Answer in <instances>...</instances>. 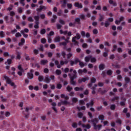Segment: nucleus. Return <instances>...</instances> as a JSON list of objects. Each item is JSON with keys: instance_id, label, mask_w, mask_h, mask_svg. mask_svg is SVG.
Here are the masks:
<instances>
[{"instance_id": "nucleus-54", "label": "nucleus", "mask_w": 131, "mask_h": 131, "mask_svg": "<svg viewBox=\"0 0 131 131\" xmlns=\"http://www.w3.org/2000/svg\"><path fill=\"white\" fill-rule=\"evenodd\" d=\"M54 34H55L54 31H51L49 34H47V36H52L54 35Z\"/></svg>"}, {"instance_id": "nucleus-31", "label": "nucleus", "mask_w": 131, "mask_h": 131, "mask_svg": "<svg viewBox=\"0 0 131 131\" xmlns=\"http://www.w3.org/2000/svg\"><path fill=\"white\" fill-rule=\"evenodd\" d=\"M66 4H67V0H63V4L61 5L62 8H65Z\"/></svg>"}, {"instance_id": "nucleus-60", "label": "nucleus", "mask_w": 131, "mask_h": 131, "mask_svg": "<svg viewBox=\"0 0 131 131\" xmlns=\"http://www.w3.org/2000/svg\"><path fill=\"white\" fill-rule=\"evenodd\" d=\"M108 92V90L104 89V90H102L101 91V95H104V94H105V93H107Z\"/></svg>"}, {"instance_id": "nucleus-24", "label": "nucleus", "mask_w": 131, "mask_h": 131, "mask_svg": "<svg viewBox=\"0 0 131 131\" xmlns=\"http://www.w3.org/2000/svg\"><path fill=\"white\" fill-rule=\"evenodd\" d=\"M27 75L28 78L30 79H32V78H33V73H28Z\"/></svg>"}, {"instance_id": "nucleus-37", "label": "nucleus", "mask_w": 131, "mask_h": 131, "mask_svg": "<svg viewBox=\"0 0 131 131\" xmlns=\"http://www.w3.org/2000/svg\"><path fill=\"white\" fill-rule=\"evenodd\" d=\"M67 90L68 92H71V91H72V90H73V88H72V87H71L70 85H68V86L67 88Z\"/></svg>"}, {"instance_id": "nucleus-13", "label": "nucleus", "mask_w": 131, "mask_h": 131, "mask_svg": "<svg viewBox=\"0 0 131 131\" xmlns=\"http://www.w3.org/2000/svg\"><path fill=\"white\" fill-rule=\"evenodd\" d=\"M83 89H84V86H82L80 88H79V87H75L74 88V90H75V91H76V92H78L79 91H83Z\"/></svg>"}, {"instance_id": "nucleus-15", "label": "nucleus", "mask_w": 131, "mask_h": 131, "mask_svg": "<svg viewBox=\"0 0 131 131\" xmlns=\"http://www.w3.org/2000/svg\"><path fill=\"white\" fill-rule=\"evenodd\" d=\"M34 19L35 20V23H39V16L38 15L34 16Z\"/></svg>"}, {"instance_id": "nucleus-5", "label": "nucleus", "mask_w": 131, "mask_h": 131, "mask_svg": "<svg viewBox=\"0 0 131 131\" xmlns=\"http://www.w3.org/2000/svg\"><path fill=\"white\" fill-rule=\"evenodd\" d=\"M32 110V107H27L26 108V112H27L28 114H25V113H24V114L25 115V118H26L27 119L29 117V113H28V111H29V110Z\"/></svg>"}, {"instance_id": "nucleus-32", "label": "nucleus", "mask_w": 131, "mask_h": 131, "mask_svg": "<svg viewBox=\"0 0 131 131\" xmlns=\"http://www.w3.org/2000/svg\"><path fill=\"white\" fill-rule=\"evenodd\" d=\"M124 79H125V82H126L127 83H128V82L130 81V78H129V77H125L124 78Z\"/></svg>"}, {"instance_id": "nucleus-53", "label": "nucleus", "mask_w": 131, "mask_h": 131, "mask_svg": "<svg viewBox=\"0 0 131 131\" xmlns=\"http://www.w3.org/2000/svg\"><path fill=\"white\" fill-rule=\"evenodd\" d=\"M106 74L107 75H112V70H109L107 71Z\"/></svg>"}, {"instance_id": "nucleus-50", "label": "nucleus", "mask_w": 131, "mask_h": 131, "mask_svg": "<svg viewBox=\"0 0 131 131\" xmlns=\"http://www.w3.org/2000/svg\"><path fill=\"white\" fill-rule=\"evenodd\" d=\"M28 21H29V22H33L34 20L33 19V18H32L31 16H30L28 18Z\"/></svg>"}, {"instance_id": "nucleus-59", "label": "nucleus", "mask_w": 131, "mask_h": 131, "mask_svg": "<svg viewBox=\"0 0 131 131\" xmlns=\"http://www.w3.org/2000/svg\"><path fill=\"white\" fill-rule=\"evenodd\" d=\"M101 75H102V77L104 78V77H106L107 74L105 71H103L102 72Z\"/></svg>"}, {"instance_id": "nucleus-27", "label": "nucleus", "mask_w": 131, "mask_h": 131, "mask_svg": "<svg viewBox=\"0 0 131 131\" xmlns=\"http://www.w3.org/2000/svg\"><path fill=\"white\" fill-rule=\"evenodd\" d=\"M75 22L77 23V24H80V18L77 17L75 19Z\"/></svg>"}, {"instance_id": "nucleus-20", "label": "nucleus", "mask_w": 131, "mask_h": 131, "mask_svg": "<svg viewBox=\"0 0 131 131\" xmlns=\"http://www.w3.org/2000/svg\"><path fill=\"white\" fill-rule=\"evenodd\" d=\"M99 21H100V22H102V21H103V20L105 18L104 17V15L101 14H99Z\"/></svg>"}, {"instance_id": "nucleus-38", "label": "nucleus", "mask_w": 131, "mask_h": 131, "mask_svg": "<svg viewBox=\"0 0 131 131\" xmlns=\"http://www.w3.org/2000/svg\"><path fill=\"white\" fill-rule=\"evenodd\" d=\"M0 98L2 102H7V98H4V96L3 95L1 96Z\"/></svg>"}, {"instance_id": "nucleus-6", "label": "nucleus", "mask_w": 131, "mask_h": 131, "mask_svg": "<svg viewBox=\"0 0 131 131\" xmlns=\"http://www.w3.org/2000/svg\"><path fill=\"white\" fill-rule=\"evenodd\" d=\"M74 6L76 7V8H78V9H82L83 8L82 4L78 2L75 3Z\"/></svg>"}, {"instance_id": "nucleus-10", "label": "nucleus", "mask_w": 131, "mask_h": 131, "mask_svg": "<svg viewBox=\"0 0 131 131\" xmlns=\"http://www.w3.org/2000/svg\"><path fill=\"white\" fill-rule=\"evenodd\" d=\"M124 20V17L121 16L119 20H116L115 21V23L117 25H119V23H120L121 21H123Z\"/></svg>"}, {"instance_id": "nucleus-30", "label": "nucleus", "mask_w": 131, "mask_h": 131, "mask_svg": "<svg viewBox=\"0 0 131 131\" xmlns=\"http://www.w3.org/2000/svg\"><path fill=\"white\" fill-rule=\"evenodd\" d=\"M17 56H16V59L20 60L21 59V53L20 52H17Z\"/></svg>"}, {"instance_id": "nucleus-22", "label": "nucleus", "mask_w": 131, "mask_h": 131, "mask_svg": "<svg viewBox=\"0 0 131 131\" xmlns=\"http://www.w3.org/2000/svg\"><path fill=\"white\" fill-rule=\"evenodd\" d=\"M57 18H58V17L56 16V15H53V18L51 19L52 23H55L56 22V19H57Z\"/></svg>"}, {"instance_id": "nucleus-17", "label": "nucleus", "mask_w": 131, "mask_h": 131, "mask_svg": "<svg viewBox=\"0 0 131 131\" xmlns=\"http://www.w3.org/2000/svg\"><path fill=\"white\" fill-rule=\"evenodd\" d=\"M72 102L73 103H72V105H73V104H75L77 102H78V99L76 97H73L72 99Z\"/></svg>"}, {"instance_id": "nucleus-47", "label": "nucleus", "mask_w": 131, "mask_h": 131, "mask_svg": "<svg viewBox=\"0 0 131 131\" xmlns=\"http://www.w3.org/2000/svg\"><path fill=\"white\" fill-rule=\"evenodd\" d=\"M79 17L82 20H84V19H85V16L84 14H80Z\"/></svg>"}, {"instance_id": "nucleus-28", "label": "nucleus", "mask_w": 131, "mask_h": 131, "mask_svg": "<svg viewBox=\"0 0 131 131\" xmlns=\"http://www.w3.org/2000/svg\"><path fill=\"white\" fill-rule=\"evenodd\" d=\"M54 63H55V65H56L57 68H61V65H60V64H59V61L55 60L54 61Z\"/></svg>"}, {"instance_id": "nucleus-55", "label": "nucleus", "mask_w": 131, "mask_h": 131, "mask_svg": "<svg viewBox=\"0 0 131 131\" xmlns=\"http://www.w3.org/2000/svg\"><path fill=\"white\" fill-rule=\"evenodd\" d=\"M75 37H76L77 39H80V37H81V36L79 33H77L76 36H75Z\"/></svg>"}, {"instance_id": "nucleus-61", "label": "nucleus", "mask_w": 131, "mask_h": 131, "mask_svg": "<svg viewBox=\"0 0 131 131\" xmlns=\"http://www.w3.org/2000/svg\"><path fill=\"white\" fill-rule=\"evenodd\" d=\"M47 55H48L49 58H52V57H53V53H52V52H48L47 53Z\"/></svg>"}, {"instance_id": "nucleus-18", "label": "nucleus", "mask_w": 131, "mask_h": 131, "mask_svg": "<svg viewBox=\"0 0 131 131\" xmlns=\"http://www.w3.org/2000/svg\"><path fill=\"white\" fill-rule=\"evenodd\" d=\"M104 68H105V64L103 63H101L99 65V70H104Z\"/></svg>"}, {"instance_id": "nucleus-51", "label": "nucleus", "mask_w": 131, "mask_h": 131, "mask_svg": "<svg viewBox=\"0 0 131 131\" xmlns=\"http://www.w3.org/2000/svg\"><path fill=\"white\" fill-rule=\"evenodd\" d=\"M79 104H80V105H85V102H84V100H80Z\"/></svg>"}, {"instance_id": "nucleus-49", "label": "nucleus", "mask_w": 131, "mask_h": 131, "mask_svg": "<svg viewBox=\"0 0 131 131\" xmlns=\"http://www.w3.org/2000/svg\"><path fill=\"white\" fill-rule=\"evenodd\" d=\"M56 73L57 75H60L62 73V72H61V70H56Z\"/></svg>"}, {"instance_id": "nucleus-21", "label": "nucleus", "mask_w": 131, "mask_h": 131, "mask_svg": "<svg viewBox=\"0 0 131 131\" xmlns=\"http://www.w3.org/2000/svg\"><path fill=\"white\" fill-rule=\"evenodd\" d=\"M60 102H61L62 105H69L70 104V102L67 101V100H60Z\"/></svg>"}, {"instance_id": "nucleus-12", "label": "nucleus", "mask_w": 131, "mask_h": 131, "mask_svg": "<svg viewBox=\"0 0 131 131\" xmlns=\"http://www.w3.org/2000/svg\"><path fill=\"white\" fill-rule=\"evenodd\" d=\"M69 42V41H68L67 40L64 41V42H61L59 43V46H63L64 47V49L65 48H66V46H67V43H68Z\"/></svg>"}, {"instance_id": "nucleus-41", "label": "nucleus", "mask_w": 131, "mask_h": 131, "mask_svg": "<svg viewBox=\"0 0 131 131\" xmlns=\"http://www.w3.org/2000/svg\"><path fill=\"white\" fill-rule=\"evenodd\" d=\"M67 59H70V58H71V57L73 56V54L71 53H69L67 55Z\"/></svg>"}, {"instance_id": "nucleus-16", "label": "nucleus", "mask_w": 131, "mask_h": 131, "mask_svg": "<svg viewBox=\"0 0 131 131\" xmlns=\"http://www.w3.org/2000/svg\"><path fill=\"white\" fill-rule=\"evenodd\" d=\"M54 41L55 42H60V41H61V37L59 36L55 37Z\"/></svg>"}, {"instance_id": "nucleus-39", "label": "nucleus", "mask_w": 131, "mask_h": 131, "mask_svg": "<svg viewBox=\"0 0 131 131\" xmlns=\"http://www.w3.org/2000/svg\"><path fill=\"white\" fill-rule=\"evenodd\" d=\"M82 116H83V113L81 112H79L78 113V117L79 118H82Z\"/></svg>"}, {"instance_id": "nucleus-25", "label": "nucleus", "mask_w": 131, "mask_h": 131, "mask_svg": "<svg viewBox=\"0 0 131 131\" xmlns=\"http://www.w3.org/2000/svg\"><path fill=\"white\" fill-rule=\"evenodd\" d=\"M48 60L46 59V60H41L40 61V64L41 65H46L47 64V63H48Z\"/></svg>"}, {"instance_id": "nucleus-3", "label": "nucleus", "mask_w": 131, "mask_h": 131, "mask_svg": "<svg viewBox=\"0 0 131 131\" xmlns=\"http://www.w3.org/2000/svg\"><path fill=\"white\" fill-rule=\"evenodd\" d=\"M91 122L93 123V125L94 126V129H97V123L99 122V120H98V119L94 118L93 119H92L91 120Z\"/></svg>"}, {"instance_id": "nucleus-19", "label": "nucleus", "mask_w": 131, "mask_h": 131, "mask_svg": "<svg viewBox=\"0 0 131 131\" xmlns=\"http://www.w3.org/2000/svg\"><path fill=\"white\" fill-rule=\"evenodd\" d=\"M92 58V55H89L88 56H86L84 58L85 61L86 62H90V60H91V58Z\"/></svg>"}, {"instance_id": "nucleus-29", "label": "nucleus", "mask_w": 131, "mask_h": 131, "mask_svg": "<svg viewBox=\"0 0 131 131\" xmlns=\"http://www.w3.org/2000/svg\"><path fill=\"white\" fill-rule=\"evenodd\" d=\"M20 33L23 34V35L24 36V37H25L26 38H27V37H28V35L27 34H25V33H24V31L23 30L20 31Z\"/></svg>"}, {"instance_id": "nucleus-33", "label": "nucleus", "mask_w": 131, "mask_h": 131, "mask_svg": "<svg viewBox=\"0 0 131 131\" xmlns=\"http://www.w3.org/2000/svg\"><path fill=\"white\" fill-rule=\"evenodd\" d=\"M90 79V77H85L84 78H82V81L83 82H85L86 80H89Z\"/></svg>"}, {"instance_id": "nucleus-46", "label": "nucleus", "mask_w": 131, "mask_h": 131, "mask_svg": "<svg viewBox=\"0 0 131 131\" xmlns=\"http://www.w3.org/2000/svg\"><path fill=\"white\" fill-rule=\"evenodd\" d=\"M111 110H115V108H116V105L115 104H112L111 105Z\"/></svg>"}, {"instance_id": "nucleus-11", "label": "nucleus", "mask_w": 131, "mask_h": 131, "mask_svg": "<svg viewBox=\"0 0 131 131\" xmlns=\"http://www.w3.org/2000/svg\"><path fill=\"white\" fill-rule=\"evenodd\" d=\"M121 100H123V101H121L120 102V105H121V106L124 107V106H125V102H126V99L122 98Z\"/></svg>"}, {"instance_id": "nucleus-43", "label": "nucleus", "mask_w": 131, "mask_h": 131, "mask_svg": "<svg viewBox=\"0 0 131 131\" xmlns=\"http://www.w3.org/2000/svg\"><path fill=\"white\" fill-rule=\"evenodd\" d=\"M56 88L58 90H61V89H62V84H61L60 83L57 84Z\"/></svg>"}, {"instance_id": "nucleus-52", "label": "nucleus", "mask_w": 131, "mask_h": 131, "mask_svg": "<svg viewBox=\"0 0 131 131\" xmlns=\"http://www.w3.org/2000/svg\"><path fill=\"white\" fill-rule=\"evenodd\" d=\"M41 43H46L47 42V39L45 38L41 39Z\"/></svg>"}, {"instance_id": "nucleus-48", "label": "nucleus", "mask_w": 131, "mask_h": 131, "mask_svg": "<svg viewBox=\"0 0 131 131\" xmlns=\"http://www.w3.org/2000/svg\"><path fill=\"white\" fill-rule=\"evenodd\" d=\"M104 25H105V27H108V26L110 25V23H109V21L106 20L104 23Z\"/></svg>"}, {"instance_id": "nucleus-26", "label": "nucleus", "mask_w": 131, "mask_h": 131, "mask_svg": "<svg viewBox=\"0 0 131 131\" xmlns=\"http://www.w3.org/2000/svg\"><path fill=\"white\" fill-rule=\"evenodd\" d=\"M91 63H96L97 62V59L95 57H93V56H91V58L90 59Z\"/></svg>"}, {"instance_id": "nucleus-8", "label": "nucleus", "mask_w": 131, "mask_h": 131, "mask_svg": "<svg viewBox=\"0 0 131 131\" xmlns=\"http://www.w3.org/2000/svg\"><path fill=\"white\" fill-rule=\"evenodd\" d=\"M44 81L46 82V83H50V82H51V79L48 75L45 76Z\"/></svg>"}, {"instance_id": "nucleus-2", "label": "nucleus", "mask_w": 131, "mask_h": 131, "mask_svg": "<svg viewBox=\"0 0 131 131\" xmlns=\"http://www.w3.org/2000/svg\"><path fill=\"white\" fill-rule=\"evenodd\" d=\"M4 19L6 22V23H13L14 21V18H13V16H11L10 17V21H9V16H6L5 17H4Z\"/></svg>"}, {"instance_id": "nucleus-34", "label": "nucleus", "mask_w": 131, "mask_h": 131, "mask_svg": "<svg viewBox=\"0 0 131 131\" xmlns=\"http://www.w3.org/2000/svg\"><path fill=\"white\" fill-rule=\"evenodd\" d=\"M7 63L8 65H11L12 63V59H7V62H5V64H7Z\"/></svg>"}, {"instance_id": "nucleus-14", "label": "nucleus", "mask_w": 131, "mask_h": 131, "mask_svg": "<svg viewBox=\"0 0 131 131\" xmlns=\"http://www.w3.org/2000/svg\"><path fill=\"white\" fill-rule=\"evenodd\" d=\"M76 37H73L72 38V42H74V46H78V41L76 40Z\"/></svg>"}, {"instance_id": "nucleus-45", "label": "nucleus", "mask_w": 131, "mask_h": 131, "mask_svg": "<svg viewBox=\"0 0 131 131\" xmlns=\"http://www.w3.org/2000/svg\"><path fill=\"white\" fill-rule=\"evenodd\" d=\"M59 22L62 25H65V21H64L62 19H60L59 20Z\"/></svg>"}, {"instance_id": "nucleus-63", "label": "nucleus", "mask_w": 131, "mask_h": 131, "mask_svg": "<svg viewBox=\"0 0 131 131\" xmlns=\"http://www.w3.org/2000/svg\"><path fill=\"white\" fill-rule=\"evenodd\" d=\"M15 36L16 37H21L22 36V35H21L20 33L18 32L16 33Z\"/></svg>"}, {"instance_id": "nucleus-23", "label": "nucleus", "mask_w": 131, "mask_h": 131, "mask_svg": "<svg viewBox=\"0 0 131 131\" xmlns=\"http://www.w3.org/2000/svg\"><path fill=\"white\" fill-rule=\"evenodd\" d=\"M38 80H39L40 82H41V81H43V80H45V78L43 77V76H39L38 78Z\"/></svg>"}, {"instance_id": "nucleus-7", "label": "nucleus", "mask_w": 131, "mask_h": 131, "mask_svg": "<svg viewBox=\"0 0 131 131\" xmlns=\"http://www.w3.org/2000/svg\"><path fill=\"white\" fill-rule=\"evenodd\" d=\"M4 77L5 78V79L6 80V82L8 83V84H10V83H11L12 82V80H11L10 78H9V77L6 76V75H5L4 76Z\"/></svg>"}, {"instance_id": "nucleus-40", "label": "nucleus", "mask_w": 131, "mask_h": 131, "mask_svg": "<svg viewBox=\"0 0 131 131\" xmlns=\"http://www.w3.org/2000/svg\"><path fill=\"white\" fill-rule=\"evenodd\" d=\"M74 62L75 64H77L78 63H79V62H80V60H79V59L76 58H75Z\"/></svg>"}, {"instance_id": "nucleus-35", "label": "nucleus", "mask_w": 131, "mask_h": 131, "mask_svg": "<svg viewBox=\"0 0 131 131\" xmlns=\"http://www.w3.org/2000/svg\"><path fill=\"white\" fill-rule=\"evenodd\" d=\"M99 119L100 120H104V118H105V116L103 115H100L98 117Z\"/></svg>"}, {"instance_id": "nucleus-64", "label": "nucleus", "mask_w": 131, "mask_h": 131, "mask_svg": "<svg viewBox=\"0 0 131 131\" xmlns=\"http://www.w3.org/2000/svg\"><path fill=\"white\" fill-rule=\"evenodd\" d=\"M25 56L26 57V61H29V60H30V58H29V56H28L27 54H25Z\"/></svg>"}, {"instance_id": "nucleus-42", "label": "nucleus", "mask_w": 131, "mask_h": 131, "mask_svg": "<svg viewBox=\"0 0 131 131\" xmlns=\"http://www.w3.org/2000/svg\"><path fill=\"white\" fill-rule=\"evenodd\" d=\"M62 14H63V11H62L61 9H59L57 13V15H58V16H62Z\"/></svg>"}, {"instance_id": "nucleus-36", "label": "nucleus", "mask_w": 131, "mask_h": 131, "mask_svg": "<svg viewBox=\"0 0 131 131\" xmlns=\"http://www.w3.org/2000/svg\"><path fill=\"white\" fill-rule=\"evenodd\" d=\"M35 25L34 26V28H35L36 29H37L38 28H39V26L38 25H39V23H35Z\"/></svg>"}, {"instance_id": "nucleus-56", "label": "nucleus", "mask_w": 131, "mask_h": 131, "mask_svg": "<svg viewBox=\"0 0 131 131\" xmlns=\"http://www.w3.org/2000/svg\"><path fill=\"white\" fill-rule=\"evenodd\" d=\"M39 51L41 52H43V45H40V48H39Z\"/></svg>"}, {"instance_id": "nucleus-58", "label": "nucleus", "mask_w": 131, "mask_h": 131, "mask_svg": "<svg viewBox=\"0 0 131 131\" xmlns=\"http://www.w3.org/2000/svg\"><path fill=\"white\" fill-rule=\"evenodd\" d=\"M81 35H82V37H85V32L82 31L81 32Z\"/></svg>"}, {"instance_id": "nucleus-62", "label": "nucleus", "mask_w": 131, "mask_h": 131, "mask_svg": "<svg viewBox=\"0 0 131 131\" xmlns=\"http://www.w3.org/2000/svg\"><path fill=\"white\" fill-rule=\"evenodd\" d=\"M46 33V29H42V30H41L40 31V34H45Z\"/></svg>"}, {"instance_id": "nucleus-57", "label": "nucleus", "mask_w": 131, "mask_h": 131, "mask_svg": "<svg viewBox=\"0 0 131 131\" xmlns=\"http://www.w3.org/2000/svg\"><path fill=\"white\" fill-rule=\"evenodd\" d=\"M79 65H80L81 68H82V67H84V63H83V62L80 61V62H79Z\"/></svg>"}, {"instance_id": "nucleus-1", "label": "nucleus", "mask_w": 131, "mask_h": 131, "mask_svg": "<svg viewBox=\"0 0 131 131\" xmlns=\"http://www.w3.org/2000/svg\"><path fill=\"white\" fill-rule=\"evenodd\" d=\"M73 72V74H71V73H69L68 76H69V78L70 79V83L72 85H76V82L74 81V79H76V78H77V72H76V70H74L73 69H70V72Z\"/></svg>"}, {"instance_id": "nucleus-4", "label": "nucleus", "mask_w": 131, "mask_h": 131, "mask_svg": "<svg viewBox=\"0 0 131 131\" xmlns=\"http://www.w3.org/2000/svg\"><path fill=\"white\" fill-rule=\"evenodd\" d=\"M96 81H97V79H96V78L92 77L91 78V83L88 84V87L91 88L93 86V83H95Z\"/></svg>"}, {"instance_id": "nucleus-9", "label": "nucleus", "mask_w": 131, "mask_h": 131, "mask_svg": "<svg viewBox=\"0 0 131 131\" xmlns=\"http://www.w3.org/2000/svg\"><path fill=\"white\" fill-rule=\"evenodd\" d=\"M94 100H91V102L86 104V106L87 108H90V106L93 107L94 106Z\"/></svg>"}, {"instance_id": "nucleus-44", "label": "nucleus", "mask_w": 131, "mask_h": 131, "mask_svg": "<svg viewBox=\"0 0 131 131\" xmlns=\"http://www.w3.org/2000/svg\"><path fill=\"white\" fill-rule=\"evenodd\" d=\"M22 12H23V9H22V7L18 8V12L19 14H22Z\"/></svg>"}]
</instances>
